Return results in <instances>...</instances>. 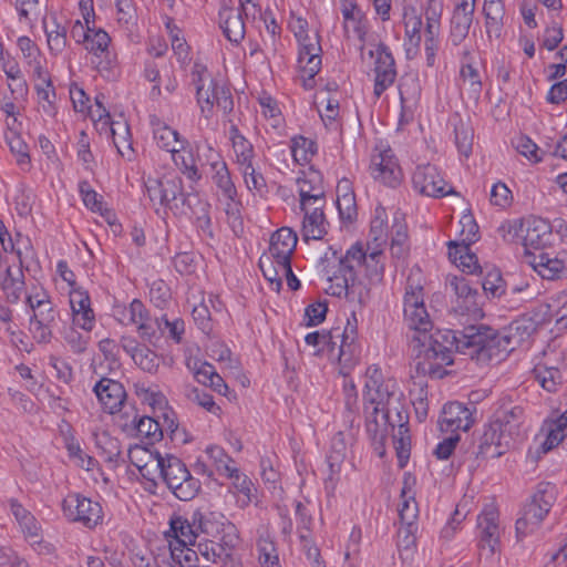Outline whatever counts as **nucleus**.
Segmentation results:
<instances>
[{
  "mask_svg": "<svg viewBox=\"0 0 567 567\" xmlns=\"http://www.w3.org/2000/svg\"><path fill=\"white\" fill-rule=\"evenodd\" d=\"M478 324L462 330L436 329L412 336L413 350L416 352V372L432 379H443L449 374L445 369L454 363V353L467 355L478 364H484L481 342L476 339Z\"/></svg>",
  "mask_w": 567,
  "mask_h": 567,
  "instance_id": "1",
  "label": "nucleus"
},
{
  "mask_svg": "<svg viewBox=\"0 0 567 567\" xmlns=\"http://www.w3.org/2000/svg\"><path fill=\"white\" fill-rule=\"evenodd\" d=\"M523 419L522 406L502 404L483 429L473 434L471 453L476 458L501 457L514 445Z\"/></svg>",
  "mask_w": 567,
  "mask_h": 567,
  "instance_id": "2",
  "label": "nucleus"
},
{
  "mask_svg": "<svg viewBox=\"0 0 567 567\" xmlns=\"http://www.w3.org/2000/svg\"><path fill=\"white\" fill-rule=\"evenodd\" d=\"M537 327L538 322L529 316H522L513 320L502 330L480 323L475 334L478 343L481 342L484 364L504 360L516 347L529 339Z\"/></svg>",
  "mask_w": 567,
  "mask_h": 567,
  "instance_id": "3",
  "label": "nucleus"
},
{
  "mask_svg": "<svg viewBox=\"0 0 567 567\" xmlns=\"http://www.w3.org/2000/svg\"><path fill=\"white\" fill-rule=\"evenodd\" d=\"M154 460L161 477L176 498L187 502L198 495L202 483L190 474L181 458L172 454L162 456L155 451Z\"/></svg>",
  "mask_w": 567,
  "mask_h": 567,
  "instance_id": "4",
  "label": "nucleus"
},
{
  "mask_svg": "<svg viewBox=\"0 0 567 567\" xmlns=\"http://www.w3.org/2000/svg\"><path fill=\"white\" fill-rule=\"evenodd\" d=\"M555 485L542 482L530 501L523 507L520 517L516 520V535L518 539L534 533L549 513L556 499Z\"/></svg>",
  "mask_w": 567,
  "mask_h": 567,
  "instance_id": "5",
  "label": "nucleus"
},
{
  "mask_svg": "<svg viewBox=\"0 0 567 567\" xmlns=\"http://www.w3.org/2000/svg\"><path fill=\"white\" fill-rule=\"evenodd\" d=\"M207 69L205 65L195 63L192 71V81L196 87L197 103L202 112H210L214 105L220 107L225 113H230L234 109V101L230 89L220 85L215 79L209 76L206 85Z\"/></svg>",
  "mask_w": 567,
  "mask_h": 567,
  "instance_id": "6",
  "label": "nucleus"
},
{
  "mask_svg": "<svg viewBox=\"0 0 567 567\" xmlns=\"http://www.w3.org/2000/svg\"><path fill=\"white\" fill-rule=\"evenodd\" d=\"M382 257V250H373L367 255L363 246L357 243L347 250L344 256H340V264L343 270L353 275H357L358 268H363L367 280L363 285L369 287L370 292L372 287L383 281L384 262L381 260Z\"/></svg>",
  "mask_w": 567,
  "mask_h": 567,
  "instance_id": "7",
  "label": "nucleus"
},
{
  "mask_svg": "<svg viewBox=\"0 0 567 567\" xmlns=\"http://www.w3.org/2000/svg\"><path fill=\"white\" fill-rule=\"evenodd\" d=\"M213 516V513L204 514L200 511H195L190 520L182 516H173L166 536L173 537L172 540L195 546V539L199 532L207 535L218 532V527L212 520Z\"/></svg>",
  "mask_w": 567,
  "mask_h": 567,
  "instance_id": "8",
  "label": "nucleus"
},
{
  "mask_svg": "<svg viewBox=\"0 0 567 567\" xmlns=\"http://www.w3.org/2000/svg\"><path fill=\"white\" fill-rule=\"evenodd\" d=\"M331 251L332 256L338 258L339 268L338 272L328 277L329 285L326 288V292L338 298L344 297L350 302H358L361 306L365 305L369 300V287L363 285L358 275L343 270L338 251L332 249Z\"/></svg>",
  "mask_w": 567,
  "mask_h": 567,
  "instance_id": "9",
  "label": "nucleus"
},
{
  "mask_svg": "<svg viewBox=\"0 0 567 567\" xmlns=\"http://www.w3.org/2000/svg\"><path fill=\"white\" fill-rule=\"evenodd\" d=\"M62 511L68 520L80 523L90 529L101 524L103 519L100 503L78 493L69 494L62 501Z\"/></svg>",
  "mask_w": 567,
  "mask_h": 567,
  "instance_id": "10",
  "label": "nucleus"
},
{
  "mask_svg": "<svg viewBox=\"0 0 567 567\" xmlns=\"http://www.w3.org/2000/svg\"><path fill=\"white\" fill-rule=\"evenodd\" d=\"M423 288L408 286L404 293V318L413 336H421L432 330V322L423 301Z\"/></svg>",
  "mask_w": 567,
  "mask_h": 567,
  "instance_id": "11",
  "label": "nucleus"
},
{
  "mask_svg": "<svg viewBox=\"0 0 567 567\" xmlns=\"http://www.w3.org/2000/svg\"><path fill=\"white\" fill-rule=\"evenodd\" d=\"M370 58H374V90L373 93L380 97L395 81L396 69L395 60L390 48L379 42L377 49L369 52Z\"/></svg>",
  "mask_w": 567,
  "mask_h": 567,
  "instance_id": "12",
  "label": "nucleus"
},
{
  "mask_svg": "<svg viewBox=\"0 0 567 567\" xmlns=\"http://www.w3.org/2000/svg\"><path fill=\"white\" fill-rule=\"evenodd\" d=\"M144 187L152 202L161 205H171V208L183 206V198L188 197L192 192H185L182 179H143Z\"/></svg>",
  "mask_w": 567,
  "mask_h": 567,
  "instance_id": "13",
  "label": "nucleus"
},
{
  "mask_svg": "<svg viewBox=\"0 0 567 567\" xmlns=\"http://www.w3.org/2000/svg\"><path fill=\"white\" fill-rule=\"evenodd\" d=\"M357 332L355 327H348L344 328L343 331L338 328H332L329 331H315L310 332L306 336L305 341L309 346H322L323 343L331 342L332 339H339L341 338V344L339 346V353L338 358L340 362H344V364H348L352 361L353 352H354V334Z\"/></svg>",
  "mask_w": 567,
  "mask_h": 567,
  "instance_id": "14",
  "label": "nucleus"
},
{
  "mask_svg": "<svg viewBox=\"0 0 567 567\" xmlns=\"http://www.w3.org/2000/svg\"><path fill=\"white\" fill-rule=\"evenodd\" d=\"M528 264L543 278L547 280H559L567 275V252L557 254L540 250L528 252Z\"/></svg>",
  "mask_w": 567,
  "mask_h": 567,
  "instance_id": "15",
  "label": "nucleus"
},
{
  "mask_svg": "<svg viewBox=\"0 0 567 567\" xmlns=\"http://www.w3.org/2000/svg\"><path fill=\"white\" fill-rule=\"evenodd\" d=\"M450 286L456 296V312L473 317L482 315L478 300L481 295L477 288L472 287L471 282L465 277L453 276L450 279Z\"/></svg>",
  "mask_w": 567,
  "mask_h": 567,
  "instance_id": "16",
  "label": "nucleus"
},
{
  "mask_svg": "<svg viewBox=\"0 0 567 567\" xmlns=\"http://www.w3.org/2000/svg\"><path fill=\"white\" fill-rule=\"evenodd\" d=\"M475 0H461L456 3L450 20L449 40L458 47L468 35L473 23Z\"/></svg>",
  "mask_w": 567,
  "mask_h": 567,
  "instance_id": "17",
  "label": "nucleus"
},
{
  "mask_svg": "<svg viewBox=\"0 0 567 567\" xmlns=\"http://www.w3.org/2000/svg\"><path fill=\"white\" fill-rule=\"evenodd\" d=\"M103 410L110 414L118 412L126 399L123 384L110 378H102L93 388Z\"/></svg>",
  "mask_w": 567,
  "mask_h": 567,
  "instance_id": "18",
  "label": "nucleus"
},
{
  "mask_svg": "<svg viewBox=\"0 0 567 567\" xmlns=\"http://www.w3.org/2000/svg\"><path fill=\"white\" fill-rule=\"evenodd\" d=\"M498 513L495 508H486L477 516V527L481 529L478 546L493 556L499 546Z\"/></svg>",
  "mask_w": 567,
  "mask_h": 567,
  "instance_id": "19",
  "label": "nucleus"
},
{
  "mask_svg": "<svg viewBox=\"0 0 567 567\" xmlns=\"http://www.w3.org/2000/svg\"><path fill=\"white\" fill-rule=\"evenodd\" d=\"M70 306L73 316V324L85 331H91L95 322V316L91 308V299L87 291L82 288L71 289Z\"/></svg>",
  "mask_w": 567,
  "mask_h": 567,
  "instance_id": "20",
  "label": "nucleus"
},
{
  "mask_svg": "<svg viewBox=\"0 0 567 567\" xmlns=\"http://www.w3.org/2000/svg\"><path fill=\"white\" fill-rule=\"evenodd\" d=\"M297 241L298 237L292 228L281 227L271 235L267 254L275 257L277 265L291 261Z\"/></svg>",
  "mask_w": 567,
  "mask_h": 567,
  "instance_id": "21",
  "label": "nucleus"
},
{
  "mask_svg": "<svg viewBox=\"0 0 567 567\" xmlns=\"http://www.w3.org/2000/svg\"><path fill=\"white\" fill-rule=\"evenodd\" d=\"M229 136L243 177H255L256 169L252 166L254 147L239 132L236 125L229 128Z\"/></svg>",
  "mask_w": 567,
  "mask_h": 567,
  "instance_id": "22",
  "label": "nucleus"
},
{
  "mask_svg": "<svg viewBox=\"0 0 567 567\" xmlns=\"http://www.w3.org/2000/svg\"><path fill=\"white\" fill-rule=\"evenodd\" d=\"M321 47L318 41H309L299 49L298 64L306 87H312L308 81H313L315 76L321 69Z\"/></svg>",
  "mask_w": 567,
  "mask_h": 567,
  "instance_id": "23",
  "label": "nucleus"
},
{
  "mask_svg": "<svg viewBox=\"0 0 567 567\" xmlns=\"http://www.w3.org/2000/svg\"><path fill=\"white\" fill-rule=\"evenodd\" d=\"M525 223L523 244L526 248H534L539 252L550 243L551 225L542 218L528 219Z\"/></svg>",
  "mask_w": 567,
  "mask_h": 567,
  "instance_id": "24",
  "label": "nucleus"
},
{
  "mask_svg": "<svg viewBox=\"0 0 567 567\" xmlns=\"http://www.w3.org/2000/svg\"><path fill=\"white\" fill-rule=\"evenodd\" d=\"M303 212L301 235L305 241L320 240L328 234L329 223L322 206H316L311 212L306 206Z\"/></svg>",
  "mask_w": 567,
  "mask_h": 567,
  "instance_id": "25",
  "label": "nucleus"
},
{
  "mask_svg": "<svg viewBox=\"0 0 567 567\" xmlns=\"http://www.w3.org/2000/svg\"><path fill=\"white\" fill-rule=\"evenodd\" d=\"M209 209L210 205L202 200L195 193L188 194V197L183 198L182 213L194 217L197 227L209 237H213Z\"/></svg>",
  "mask_w": 567,
  "mask_h": 567,
  "instance_id": "26",
  "label": "nucleus"
},
{
  "mask_svg": "<svg viewBox=\"0 0 567 567\" xmlns=\"http://www.w3.org/2000/svg\"><path fill=\"white\" fill-rule=\"evenodd\" d=\"M415 483L416 478L412 474H404L403 486L401 489L402 502L399 507V517L401 523L405 524L409 528L413 526L414 520L419 514L417 503L414 497V492L412 491Z\"/></svg>",
  "mask_w": 567,
  "mask_h": 567,
  "instance_id": "27",
  "label": "nucleus"
},
{
  "mask_svg": "<svg viewBox=\"0 0 567 567\" xmlns=\"http://www.w3.org/2000/svg\"><path fill=\"white\" fill-rule=\"evenodd\" d=\"M219 20L226 39L235 44L240 43L246 33L243 12L230 7H224L219 11Z\"/></svg>",
  "mask_w": 567,
  "mask_h": 567,
  "instance_id": "28",
  "label": "nucleus"
},
{
  "mask_svg": "<svg viewBox=\"0 0 567 567\" xmlns=\"http://www.w3.org/2000/svg\"><path fill=\"white\" fill-rule=\"evenodd\" d=\"M447 247L449 258L463 272L471 275L482 272V267L478 265L477 256L471 251V245L458 244L457 240H450L447 243Z\"/></svg>",
  "mask_w": 567,
  "mask_h": 567,
  "instance_id": "29",
  "label": "nucleus"
},
{
  "mask_svg": "<svg viewBox=\"0 0 567 567\" xmlns=\"http://www.w3.org/2000/svg\"><path fill=\"white\" fill-rule=\"evenodd\" d=\"M395 423L391 420V410L383 411L380 414H369L367 416V432L374 445L383 447L389 431H394Z\"/></svg>",
  "mask_w": 567,
  "mask_h": 567,
  "instance_id": "30",
  "label": "nucleus"
},
{
  "mask_svg": "<svg viewBox=\"0 0 567 567\" xmlns=\"http://www.w3.org/2000/svg\"><path fill=\"white\" fill-rule=\"evenodd\" d=\"M443 422L450 427L468 431L474 424L471 410L460 402H449L443 406Z\"/></svg>",
  "mask_w": 567,
  "mask_h": 567,
  "instance_id": "31",
  "label": "nucleus"
},
{
  "mask_svg": "<svg viewBox=\"0 0 567 567\" xmlns=\"http://www.w3.org/2000/svg\"><path fill=\"white\" fill-rule=\"evenodd\" d=\"M347 455V444L342 432H338L331 440L330 452L327 456V463L330 474L326 478V487H333L334 476L340 473L341 465Z\"/></svg>",
  "mask_w": 567,
  "mask_h": 567,
  "instance_id": "32",
  "label": "nucleus"
},
{
  "mask_svg": "<svg viewBox=\"0 0 567 567\" xmlns=\"http://www.w3.org/2000/svg\"><path fill=\"white\" fill-rule=\"evenodd\" d=\"M194 177H229V172L221 156L209 150L205 159L198 157L197 168Z\"/></svg>",
  "mask_w": 567,
  "mask_h": 567,
  "instance_id": "33",
  "label": "nucleus"
},
{
  "mask_svg": "<svg viewBox=\"0 0 567 567\" xmlns=\"http://www.w3.org/2000/svg\"><path fill=\"white\" fill-rule=\"evenodd\" d=\"M454 127V142L458 153L468 157L472 153L474 130L470 121H464L458 114H455L451 120Z\"/></svg>",
  "mask_w": 567,
  "mask_h": 567,
  "instance_id": "34",
  "label": "nucleus"
},
{
  "mask_svg": "<svg viewBox=\"0 0 567 567\" xmlns=\"http://www.w3.org/2000/svg\"><path fill=\"white\" fill-rule=\"evenodd\" d=\"M35 71L39 80H41V83L35 84L39 103L48 116L54 117L56 115V107L54 103L55 91L52 82L40 65L37 66Z\"/></svg>",
  "mask_w": 567,
  "mask_h": 567,
  "instance_id": "35",
  "label": "nucleus"
},
{
  "mask_svg": "<svg viewBox=\"0 0 567 567\" xmlns=\"http://www.w3.org/2000/svg\"><path fill=\"white\" fill-rule=\"evenodd\" d=\"M483 12L485 16L486 33L491 38L495 35L499 38L503 28V18L505 9L502 0H485Z\"/></svg>",
  "mask_w": 567,
  "mask_h": 567,
  "instance_id": "36",
  "label": "nucleus"
},
{
  "mask_svg": "<svg viewBox=\"0 0 567 567\" xmlns=\"http://www.w3.org/2000/svg\"><path fill=\"white\" fill-rule=\"evenodd\" d=\"M412 187L422 196L441 198L447 195H458L446 179H412Z\"/></svg>",
  "mask_w": 567,
  "mask_h": 567,
  "instance_id": "37",
  "label": "nucleus"
},
{
  "mask_svg": "<svg viewBox=\"0 0 567 567\" xmlns=\"http://www.w3.org/2000/svg\"><path fill=\"white\" fill-rule=\"evenodd\" d=\"M392 240H391V255L394 258H403L408 255L409 246H408V226L403 221V215L401 213H395L392 225Z\"/></svg>",
  "mask_w": 567,
  "mask_h": 567,
  "instance_id": "38",
  "label": "nucleus"
},
{
  "mask_svg": "<svg viewBox=\"0 0 567 567\" xmlns=\"http://www.w3.org/2000/svg\"><path fill=\"white\" fill-rule=\"evenodd\" d=\"M24 276L22 270L18 276H13L11 267L4 270V276L0 281V287L6 295L9 303H17L20 300L21 292L24 289Z\"/></svg>",
  "mask_w": 567,
  "mask_h": 567,
  "instance_id": "39",
  "label": "nucleus"
},
{
  "mask_svg": "<svg viewBox=\"0 0 567 567\" xmlns=\"http://www.w3.org/2000/svg\"><path fill=\"white\" fill-rule=\"evenodd\" d=\"M370 169L372 175H389L393 177L396 172H400L398 162L390 148L372 155Z\"/></svg>",
  "mask_w": 567,
  "mask_h": 567,
  "instance_id": "40",
  "label": "nucleus"
},
{
  "mask_svg": "<svg viewBox=\"0 0 567 567\" xmlns=\"http://www.w3.org/2000/svg\"><path fill=\"white\" fill-rule=\"evenodd\" d=\"M3 71L8 79L16 81L14 84H9V90L13 101H25L28 95V84L21 76L19 64L17 62H6L3 63Z\"/></svg>",
  "mask_w": 567,
  "mask_h": 567,
  "instance_id": "41",
  "label": "nucleus"
},
{
  "mask_svg": "<svg viewBox=\"0 0 567 567\" xmlns=\"http://www.w3.org/2000/svg\"><path fill=\"white\" fill-rule=\"evenodd\" d=\"M197 549L202 560V567H209V564H219L227 559V548H223V544L215 540H206L197 544Z\"/></svg>",
  "mask_w": 567,
  "mask_h": 567,
  "instance_id": "42",
  "label": "nucleus"
},
{
  "mask_svg": "<svg viewBox=\"0 0 567 567\" xmlns=\"http://www.w3.org/2000/svg\"><path fill=\"white\" fill-rule=\"evenodd\" d=\"M226 477L233 480L235 489L243 494V498L239 499L240 507L248 506L256 497L255 493L257 492L251 480L247 475L240 473L237 467L228 473Z\"/></svg>",
  "mask_w": 567,
  "mask_h": 567,
  "instance_id": "43",
  "label": "nucleus"
},
{
  "mask_svg": "<svg viewBox=\"0 0 567 567\" xmlns=\"http://www.w3.org/2000/svg\"><path fill=\"white\" fill-rule=\"evenodd\" d=\"M80 7L83 12L84 24L80 20H76L71 29V37L78 43L84 44V42H85V40H87V35H90V32L92 29V27L90 25L91 17L94 19L93 2H92V0H87V1L81 0Z\"/></svg>",
  "mask_w": 567,
  "mask_h": 567,
  "instance_id": "44",
  "label": "nucleus"
},
{
  "mask_svg": "<svg viewBox=\"0 0 567 567\" xmlns=\"http://www.w3.org/2000/svg\"><path fill=\"white\" fill-rule=\"evenodd\" d=\"M393 445L396 452L398 465L400 468L406 466L411 454L410 429L400 424L398 432L393 434Z\"/></svg>",
  "mask_w": 567,
  "mask_h": 567,
  "instance_id": "45",
  "label": "nucleus"
},
{
  "mask_svg": "<svg viewBox=\"0 0 567 567\" xmlns=\"http://www.w3.org/2000/svg\"><path fill=\"white\" fill-rule=\"evenodd\" d=\"M135 430L140 437L147 441V444L153 445L163 439V429L161 422L154 417L144 415L135 423Z\"/></svg>",
  "mask_w": 567,
  "mask_h": 567,
  "instance_id": "46",
  "label": "nucleus"
},
{
  "mask_svg": "<svg viewBox=\"0 0 567 567\" xmlns=\"http://www.w3.org/2000/svg\"><path fill=\"white\" fill-rule=\"evenodd\" d=\"M535 379L548 392L557 391V386L563 383V374L555 367L536 365L533 370Z\"/></svg>",
  "mask_w": 567,
  "mask_h": 567,
  "instance_id": "47",
  "label": "nucleus"
},
{
  "mask_svg": "<svg viewBox=\"0 0 567 567\" xmlns=\"http://www.w3.org/2000/svg\"><path fill=\"white\" fill-rule=\"evenodd\" d=\"M181 145L178 148H172L171 157L182 174L187 177H194L197 168L198 159H196L189 148Z\"/></svg>",
  "mask_w": 567,
  "mask_h": 567,
  "instance_id": "48",
  "label": "nucleus"
},
{
  "mask_svg": "<svg viewBox=\"0 0 567 567\" xmlns=\"http://www.w3.org/2000/svg\"><path fill=\"white\" fill-rule=\"evenodd\" d=\"M241 208L243 205L237 198L225 202L224 210L227 216V223L236 237H241L245 231Z\"/></svg>",
  "mask_w": 567,
  "mask_h": 567,
  "instance_id": "49",
  "label": "nucleus"
},
{
  "mask_svg": "<svg viewBox=\"0 0 567 567\" xmlns=\"http://www.w3.org/2000/svg\"><path fill=\"white\" fill-rule=\"evenodd\" d=\"M481 286L487 298H501L508 295L506 282L498 270L489 271L482 280Z\"/></svg>",
  "mask_w": 567,
  "mask_h": 567,
  "instance_id": "50",
  "label": "nucleus"
},
{
  "mask_svg": "<svg viewBox=\"0 0 567 567\" xmlns=\"http://www.w3.org/2000/svg\"><path fill=\"white\" fill-rule=\"evenodd\" d=\"M316 143L303 136L292 140L291 154L296 163L303 166L310 163L312 156L316 154Z\"/></svg>",
  "mask_w": 567,
  "mask_h": 567,
  "instance_id": "51",
  "label": "nucleus"
},
{
  "mask_svg": "<svg viewBox=\"0 0 567 567\" xmlns=\"http://www.w3.org/2000/svg\"><path fill=\"white\" fill-rule=\"evenodd\" d=\"M154 138L161 148L166 150L171 154L172 148H177L178 145L188 144L185 140H181L177 131L167 125L156 128L154 131Z\"/></svg>",
  "mask_w": 567,
  "mask_h": 567,
  "instance_id": "52",
  "label": "nucleus"
},
{
  "mask_svg": "<svg viewBox=\"0 0 567 567\" xmlns=\"http://www.w3.org/2000/svg\"><path fill=\"white\" fill-rule=\"evenodd\" d=\"M259 268L264 277L270 284L276 285V291H279L282 287V274L275 260V257L268 254H262L259 258Z\"/></svg>",
  "mask_w": 567,
  "mask_h": 567,
  "instance_id": "53",
  "label": "nucleus"
},
{
  "mask_svg": "<svg viewBox=\"0 0 567 567\" xmlns=\"http://www.w3.org/2000/svg\"><path fill=\"white\" fill-rule=\"evenodd\" d=\"M369 398H365L370 404L373 405L372 414H380L383 411L388 410V408L392 411V400L394 398V393L389 391L388 385L379 384L377 385L374 394L368 393Z\"/></svg>",
  "mask_w": 567,
  "mask_h": 567,
  "instance_id": "54",
  "label": "nucleus"
},
{
  "mask_svg": "<svg viewBox=\"0 0 567 567\" xmlns=\"http://www.w3.org/2000/svg\"><path fill=\"white\" fill-rule=\"evenodd\" d=\"M10 508L24 532H27L30 536H37V523L34 516L25 509L17 499L11 498L9 501Z\"/></svg>",
  "mask_w": 567,
  "mask_h": 567,
  "instance_id": "55",
  "label": "nucleus"
},
{
  "mask_svg": "<svg viewBox=\"0 0 567 567\" xmlns=\"http://www.w3.org/2000/svg\"><path fill=\"white\" fill-rule=\"evenodd\" d=\"M111 38L103 29H96L94 25L91 29L87 40H85V49L96 56L107 51Z\"/></svg>",
  "mask_w": 567,
  "mask_h": 567,
  "instance_id": "56",
  "label": "nucleus"
},
{
  "mask_svg": "<svg viewBox=\"0 0 567 567\" xmlns=\"http://www.w3.org/2000/svg\"><path fill=\"white\" fill-rule=\"evenodd\" d=\"M206 453L208 457L214 462L217 472L220 475L227 476L235 466L230 464L234 463V460L225 452V450L217 445L207 446Z\"/></svg>",
  "mask_w": 567,
  "mask_h": 567,
  "instance_id": "57",
  "label": "nucleus"
},
{
  "mask_svg": "<svg viewBox=\"0 0 567 567\" xmlns=\"http://www.w3.org/2000/svg\"><path fill=\"white\" fill-rule=\"evenodd\" d=\"M462 239L458 244L473 245L480 239V227L471 212L464 214L460 219Z\"/></svg>",
  "mask_w": 567,
  "mask_h": 567,
  "instance_id": "58",
  "label": "nucleus"
},
{
  "mask_svg": "<svg viewBox=\"0 0 567 567\" xmlns=\"http://www.w3.org/2000/svg\"><path fill=\"white\" fill-rule=\"evenodd\" d=\"M79 192L86 208L103 214V196L97 194L86 179L80 182Z\"/></svg>",
  "mask_w": 567,
  "mask_h": 567,
  "instance_id": "59",
  "label": "nucleus"
},
{
  "mask_svg": "<svg viewBox=\"0 0 567 567\" xmlns=\"http://www.w3.org/2000/svg\"><path fill=\"white\" fill-rule=\"evenodd\" d=\"M172 293L168 285L157 279L151 284L150 299L156 308L165 309L171 302Z\"/></svg>",
  "mask_w": 567,
  "mask_h": 567,
  "instance_id": "60",
  "label": "nucleus"
},
{
  "mask_svg": "<svg viewBox=\"0 0 567 567\" xmlns=\"http://www.w3.org/2000/svg\"><path fill=\"white\" fill-rule=\"evenodd\" d=\"M385 210L383 207H378L375 209V216L371 220L370 226V233L369 238L375 243L377 246H380L382 243L385 241V229H386V223H385Z\"/></svg>",
  "mask_w": 567,
  "mask_h": 567,
  "instance_id": "61",
  "label": "nucleus"
},
{
  "mask_svg": "<svg viewBox=\"0 0 567 567\" xmlns=\"http://www.w3.org/2000/svg\"><path fill=\"white\" fill-rule=\"evenodd\" d=\"M44 30L51 52L61 53L66 47V29L54 22V29L49 30L44 23Z\"/></svg>",
  "mask_w": 567,
  "mask_h": 567,
  "instance_id": "62",
  "label": "nucleus"
},
{
  "mask_svg": "<svg viewBox=\"0 0 567 567\" xmlns=\"http://www.w3.org/2000/svg\"><path fill=\"white\" fill-rule=\"evenodd\" d=\"M188 399L214 415H219L220 406L214 401L210 393L198 388H192L187 394Z\"/></svg>",
  "mask_w": 567,
  "mask_h": 567,
  "instance_id": "63",
  "label": "nucleus"
},
{
  "mask_svg": "<svg viewBox=\"0 0 567 567\" xmlns=\"http://www.w3.org/2000/svg\"><path fill=\"white\" fill-rule=\"evenodd\" d=\"M133 361L143 371L148 373H155L159 367V359L157 354L146 347H143L133 355Z\"/></svg>",
  "mask_w": 567,
  "mask_h": 567,
  "instance_id": "64",
  "label": "nucleus"
}]
</instances>
